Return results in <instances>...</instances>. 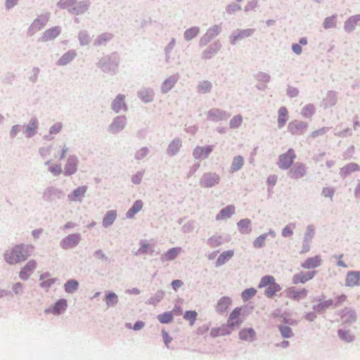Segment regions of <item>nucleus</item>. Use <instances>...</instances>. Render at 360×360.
<instances>
[{
  "mask_svg": "<svg viewBox=\"0 0 360 360\" xmlns=\"http://www.w3.org/2000/svg\"><path fill=\"white\" fill-rule=\"evenodd\" d=\"M256 293H257V290L255 288H251L245 290L242 292L241 296H242V298L243 299V300L246 301V300H248L249 299H250L251 297H252L253 296H255L256 295Z\"/></svg>",
  "mask_w": 360,
  "mask_h": 360,
  "instance_id": "43",
  "label": "nucleus"
},
{
  "mask_svg": "<svg viewBox=\"0 0 360 360\" xmlns=\"http://www.w3.org/2000/svg\"><path fill=\"white\" fill-rule=\"evenodd\" d=\"M288 110L285 107H281L278 110V127H282L285 125L288 120Z\"/></svg>",
  "mask_w": 360,
  "mask_h": 360,
  "instance_id": "30",
  "label": "nucleus"
},
{
  "mask_svg": "<svg viewBox=\"0 0 360 360\" xmlns=\"http://www.w3.org/2000/svg\"><path fill=\"white\" fill-rule=\"evenodd\" d=\"M250 224L251 221L250 219H244L239 221L238 226L242 233H248L250 231Z\"/></svg>",
  "mask_w": 360,
  "mask_h": 360,
  "instance_id": "33",
  "label": "nucleus"
},
{
  "mask_svg": "<svg viewBox=\"0 0 360 360\" xmlns=\"http://www.w3.org/2000/svg\"><path fill=\"white\" fill-rule=\"evenodd\" d=\"M86 191V186H79L73 191L72 195H69V198L72 201H81Z\"/></svg>",
  "mask_w": 360,
  "mask_h": 360,
  "instance_id": "21",
  "label": "nucleus"
},
{
  "mask_svg": "<svg viewBox=\"0 0 360 360\" xmlns=\"http://www.w3.org/2000/svg\"><path fill=\"white\" fill-rule=\"evenodd\" d=\"M152 248V246L150 245V244H148V243H143L141 244V247L140 248L139 252L140 253H146L149 250H150Z\"/></svg>",
  "mask_w": 360,
  "mask_h": 360,
  "instance_id": "56",
  "label": "nucleus"
},
{
  "mask_svg": "<svg viewBox=\"0 0 360 360\" xmlns=\"http://www.w3.org/2000/svg\"><path fill=\"white\" fill-rule=\"evenodd\" d=\"M22 285L20 283H17L15 284L13 287V290L15 292V293H19L22 290Z\"/></svg>",
  "mask_w": 360,
  "mask_h": 360,
  "instance_id": "64",
  "label": "nucleus"
},
{
  "mask_svg": "<svg viewBox=\"0 0 360 360\" xmlns=\"http://www.w3.org/2000/svg\"><path fill=\"white\" fill-rule=\"evenodd\" d=\"M322 259L319 255L307 258L304 262L302 263L301 266L303 269H311L319 266L321 264Z\"/></svg>",
  "mask_w": 360,
  "mask_h": 360,
  "instance_id": "16",
  "label": "nucleus"
},
{
  "mask_svg": "<svg viewBox=\"0 0 360 360\" xmlns=\"http://www.w3.org/2000/svg\"><path fill=\"white\" fill-rule=\"evenodd\" d=\"M234 255L233 250H227L222 252L217 258L216 266H219L227 262Z\"/></svg>",
  "mask_w": 360,
  "mask_h": 360,
  "instance_id": "27",
  "label": "nucleus"
},
{
  "mask_svg": "<svg viewBox=\"0 0 360 360\" xmlns=\"http://www.w3.org/2000/svg\"><path fill=\"white\" fill-rule=\"evenodd\" d=\"M240 340L252 342L256 340V332L252 328H244L238 333Z\"/></svg>",
  "mask_w": 360,
  "mask_h": 360,
  "instance_id": "14",
  "label": "nucleus"
},
{
  "mask_svg": "<svg viewBox=\"0 0 360 360\" xmlns=\"http://www.w3.org/2000/svg\"><path fill=\"white\" fill-rule=\"evenodd\" d=\"M143 207V202L141 200H136L132 207L127 212V217L132 218L137 212L141 210Z\"/></svg>",
  "mask_w": 360,
  "mask_h": 360,
  "instance_id": "32",
  "label": "nucleus"
},
{
  "mask_svg": "<svg viewBox=\"0 0 360 360\" xmlns=\"http://www.w3.org/2000/svg\"><path fill=\"white\" fill-rule=\"evenodd\" d=\"M181 248H172L162 255L161 259L162 262L172 260L177 257V255L181 252Z\"/></svg>",
  "mask_w": 360,
  "mask_h": 360,
  "instance_id": "23",
  "label": "nucleus"
},
{
  "mask_svg": "<svg viewBox=\"0 0 360 360\" xmlns=\"http://www.w3.org/2000/svg\"><path fill=\"white\" fill-rule=\"evenodd\" d=\"M144 323L143 321H137L133 327H131V323H127L126 324V326L128 328H133L134 330H141V328H143L144 326Z\"/></svg>",
  "mask_w": 360,
  "mask_h": 360,
  "instance_id": "54",
  "label": "nucleus"
},
{
  "mask_svg": "<svg viewBox=\"0 0 360 360\" xmlns=\"http://www.w3.org/2000/svg\"><path fill=\"white\" fill-rule=\"evenodd\" d=\"M125 124L126 121L124 117H117L114 120L113 122L110 125V130L113 133H115L119 130L123 129Z\"/></svg>",
  "mask_w": 360,
  "mask_h": 360,
  "instance_id": "28",
  "label": "nucleus"
},
{
  "mask_svg": "<svg viewBox=\"0 0 360 360\" xmlns=\"http://www.w3.org/2000/svg\"><path fill=\"white\" fill-rule=\"evenodd\" d=\"M37 264L34 260H30L20 270L19 276L22 280H27L37 268Z\"/></svg>",
  "mask_w": 360,
  "mask_h": 360,
  "instance_id": "10",
  "label": "nucleus"
},
{
  "mask_svg": "<svg viewBox=\"0 0 360 360\" xmlns=\"http://www.w3.org/2000/svg\"><path fill=\"white\" fill-rule=\"evenodd\" d=\"M242 310V307H236L229 314L226 325L232 331L243 322L241 318Z\"/></svg>",
  "mask_w": 360,
  "mask_h": 360,
  "instance_id": "5",
  "label": "nucleus"
},
{
  "mask_svg": "<svg viewBox=\"0 0 360 360\" xmlns=\"http://www.w3.org/2000/svg\"><path fill=\"white\" fill-rule=\"evenodd\" d=\"M243 122V117L241 115H238L233 117L230 122V127L233 129L238 128Z\"/></svg>",
  "mask_w": 360,
  "mask_h": 360,
  "instance_id": "45",
  "label": "nucleus"
},
{
  "mask_svg": "<svg viewBox=\"0 0 360 360\" xmlns=\"http://www.w3.org/2000/svg\"><path fill=\"white\" fill-rule=\"evenodd\" d=\"M77 167V160L76 157L71 156L67 160V164L65 167V174L71 175L76 172Z\"/></svg>",
  "mask_w": 360,
  "mask_h": 360,
  "instance_id": "17",
  "label": "nucleus"
},
{
  "mask_svg": "<svg viewBox=\"0 0 360 360\" xmlns=\"http://www.w3.org/2000/svg\"><path fill=\"white\" fill-rule=\"evenodd\" d=\"M296 158V154L293 149L290 148L285 153L281 154L278 158V167L283 169H287L292 165Z\"/></svg>",
  "mask_w": 360,
  "mask_h": 360,
  "instance_id": "4",
  "label": "nucleus"
},
{
  "mask_svg": "<svg viewBox=\"0 0 360 360\" xmlns=\"http://www.w3.org/2000/svg\"><path fill=\"white\" fill-rule=\"evenodd\" d=\"M49 170L54 175H59L62 172L61 167L59 165L51 167Z\"/></svg>",
  "mask_w": 360,
  "mask_h": 360,
  "instance_id": "55",
  "label": "nucleus"
},
{
  "mask_svg": "<svg viewBox=\"0 0 360 360\" xmlns=\"http://www.w3.org/2000/svg\"><path fill=\"white\" fill-rule=\"evenodd\" d=\"M212 150L213 148L211 146H197L193 152V158L197 160L207 158Z\"/></svg>",
  "mask_w": 360,
  "mask_h": 360,
  "instance_id": "12",
  "label": "nucleus"
},
{
  "mask_svg": "<svg viewBox=\"0 0 360 360\" xmlns=\"http://www.w3.org/2000/svg\"><path fill=\"white\" fill-rule=\"evenodd\" d=\"M60 8L68 9L69 12L78 15L87 10V4L84 2H77V0H60L58 3Z\"/></svg>",
  "mask_w": 360,
  "mask_h": 360,
  "instance_id": "3",
  "label": "nucleus"
},
{
  "mask_svg": "<svg viewBox=\"0 0 360 360\" xmlns=\"http://www.w3.org/2000/svg\"><path fill=\"white\" fill-rule=\"evenodd\" d=\"M345 285L349 288L360 285V271H349L345 277Z\"/></svg>",
  "mask_w": 360,
  "mask_h": 360,
  "instance_id": "9",
  "label": "nucleus"
},
{
  "mask_svg": "<svg viewBox=\"0 0 360 360\" xmlns=\"http://www.w3.org/2000/svg\"><path fill=\"white\" fill-rule=\"evenodd\" d=\"M316 271L300 272L294 275L292 282L294 284H304L311 280L315 276Z\"/></svg>",
  "mask_w": 360,
  "mask_h": 360,
  "instance_id": "13",
  "label": "nucleus"
},
{
  "mask_svg": "<svg viewBox=\"0 0 360 360\" xmlns=\"http://www.w3.org/2000/svg\"><path fill=\"white\" fill-rule=\"evenodd\" d=\"M244 165V159L242 156L238 155L233 160L231 166V172L232 173L236 172L240 169Z\"/></svg>",
  "mask_w": 360,
  "mask_h": 360,
  "instance_id": "29",
  "label": "nucleus"
},
{
  "mask_svg": "<svg viewBox=\"0 0 360 360\" xmlns=\"http://www.w3.org/2000/svg\"><path fill=\"white\" fill-rule=\"evenodd\" d=\"M220 180L219 176L216 173H205L202 176L200 184L205 188L212 187L219 184Z\"/></svg>",
  "mask_w": 360,
  "mask_h": 360,
  "instance_id": "7",
  "label": "nucleus"
},
{
  "mask_svg": "<svg viewBox=\"0 0 360 360\" xmlns=\"http://www.w3.org/2000/svg\"><path fill=\"white\" fill-rule=\"evenodd\" d=\"M198 314L195 311H187L185 312L184 318L190 322V325L193 326L197 319Z\"/></svg>",
  "mask_w": 360,
  "mask_h": 360,
  "instance_id": "40",
  "label": "nucleus"
},
{
  "mask_svg": "<svg viewBox=\"0 0 360 360\" xmlns=\"http://www.w3.org/2000/svg\"><path fill=\"white\" fill-rule=\"evenodd\" d=\"M60 33V28L58 27H51L46 30L43 34V39L44 41H49L55 39Z\"/></svg>",
  "mask_w": 360,
  "mask_h": 360,
  "instance_id": "26",
  "label": "nucleus"
},
{
  "mask_svg": "<svg viewBox=\"0 0 360 360\" xmlns=\"http://www.w3.org/2000/svg\"><path fill=\"white\" fill-rule=\"evenodd\" d=\"M182 285H183V283L180 280H174L172 283V286L174 290H176L178 288L181 287Z\"/></svg>",
  "mask_w": 360,
  "mask_h": 360,
  "instance_id": "59",
  "label": "nucleus"
},
{
  "mask_svg": "<svg viewBox=\"0 0 360 360\" xmlns=\"http://www.w3.org/2000/svg\"><path fill=\"white\" fill-rule=\"evenodd\" d=\"M258 288H266L265 295L268 297H272L276 292L281 290V287L279 284L276 283V280L272 276H265L262 277L258 285Z\"/></svg>",
  "mask_w": 360,
  "mask_h": 360,
  "instance_id": "2",
  "label": "nucleus"
},
{
  "mask_svg": "<svg viewBox=\"0 0 360 360\" xmlns=\"http://www.w3.org/2000/svg\"><path fill=\"white\" fill-rule=\"evenodd\" d=\"M141 97H142V99L143 101H144L145 102H150L152 101V96L149 94H148L147 92L146 93H142L141 94Z\"/></svg>",
  "mask_w": 360,
  "mask_h": 360,
  "instance_id": "61",
  "label": "nucleus"
},
{
  "mask_svg": "<svg viewBox=\"0 0 360 360\" xmlns=\"http://www.w3.org/2000/svg\"><path fill=\"white\" fill-rule=\"evenodd\" d=\"M212 89L211 84L207 81L201 82L198 86V90L200 93H207Z\"/></svg>",
  "mask_w": 360,
  "mask_h": 360,
  "instance_id": "46",
  "label": "nucleus"
},
{
  "mask_svg": "<svg viewBox=\"0 0 360 360\" xmlns=\"http://www.w3.org/2000/svg\"><path fill=\"white\" fill-rule=\"evenodd\" d=\"M349 171H356L359 169V166L356 164H350L347 166Z\"/></svg>",
  "mask_w": 360,
  "mask_h": 360,
  "instance_id": "62",
  "label": "nucleus"
},
{
  "mask_svg": "<svg viewBox=\"0 0 360 360\" xmlns=\"http://www.w3.org/2000/svg\"><path fill=\"white\" fill-rule=\"evenodd\" d=\"M292 50L296 54H300L302 53V47L300 44H295L292 45Z\"/></svg>",
  "mask_w": 360,
  "mask_h": 360,
  "instance_id": "60",
  "label": "nucleus"
},
{
  "mask_svg": "<svg viewBox=\"0 0 360 360\" xmlns=\"http://www.w3.org/2000/svg\"><path fill=\"white\" fill-rule=\"evenodd\" d=\"M330 307H335L334 301L331 299L327 300H320L315 309L317 310H324Z\"/></svg>",
  "mask_w": 360,
  "mask_h": 360,
  "instance_id": "35",
  "label": "nucleus"
},
{
  "mask_svg": "<svg viewBox=\"0 0 360 360\" xmlns=\"http://www.w3.org/2000/svg\"><path fill=\"white\" fill-rule=\"evenodd\" d=\"M295 227V224H290L286 226L282 231V235L284 237H290L293 233V229Z\"/></svg>",
  "mask_w": 360,
  "mask_h": 360,
  "instance_id": "49",
  "label": "nucleus"
},
{
  "mask_svg": "<svg viewBox=\"0 0 360 360\" xmlns=\"http://www.w3.org/2000/svg\"><path fill=\"white\" fill-rule=\"evenodd\" d=\"M78 286L79 283L75 280H69L64 285L65 290L68 293H72L76 291L78 288Z\"/></svg>",
  "mask_w": 360,
  "mask_h": 360,
  "instance_id": "34",
  "label": "nucleus"
},
{
  "mask_svg": "<svg viewBox=\"0 0 360 360\" xmlns=\"http://www.w3.org/2000/svg\"><path fill=\"white\" fill-rule=\"evenodd\" d=\"M306 128V123L297 120L291 122L288 125V129L293 134H297L299 131H302L303 129Z\"/></svg>",
  "mask_w": 360,
  "mask_h": 360,
  "instance_id": "22",
  "label": "nucleus"
},
{
  "mask_svg": "<svg viewBox=\"0 0 360 360\" xmlns=\"http://www.w3.org/2000/svg\"><path fill=\"white\" fill-rule=\"evenodd\" d=\"M268 234L264 233L257 237L253 242V246L255 248H259L264 245L265 240L266 239Z\"/></svg>",
  "mask_w": 360,
  "mask_h": 360,
  "instance_id": "41",
  "label": "nucleus"
},
{
  "mask_svg": "<svg viewBox=\"0 0 360 360\" xmlns=\"http://www.w3.org/2000/svg\"><path fill=\"white\" fill-rule=\"evenodd\" d=\"M29 248L33 249V246H25L24 245H15L12 249L5 252V260L10 264H15L23 262L26 260L30 255Z\"/></svg>",
  "mask_w": 360,
  "mask_h": 360,
  "instance_id": "1",
  "label": "nucleus"
},
{
  "mask_svg": "<svg viewBox=\"0 0 360 360\" xmlns=\"http://www.w3.org/2000/svg\"><path fill=\"white\" fill-rule=\"evenodd\" d=\"M181 146L179 140L173 141L168 147V153L171 155H175L179 150Z\"/></svg>",
  "mask_w": 360,
  "mask_h": 360,
  "instance_id": "36",
  "label": "nucleus"
},
{
  "mask_svg": "<svg viewBox=\"0 0 360 360\" xmlns=\"http://www.w3.org/2000/svg\"><path fill=\"white\" fill-rule=\"evenodd\" d=\"M199 33V29L196 27H193L186 30L184 32V37L186 39L191 40L198 35Z\"/></svg>",
  "mask_w": 360,
  "mask_h": 360,
  "instance_id": "39",
  "label": "nucleus"
},
{
  "mask_svg": "<svg viewBox=\"0 0 360 360\" xmlns=\"http://www.w3.org/2000/svg\"><path fill=\"white\" fill-rule=\"evenodd\" d=\"M37 128V123L35 120L32 121L26 128L25 133L27 137L33 136Z\"/></svg>",
  "mask_w": 360,
  "mask_h": 360,
  "instance_id": "42",
  "label": "nucleus"
},
{
  "mask_svg": "<svg viewBox=\"0 0 360 360\" xmlns=\"http://www.w3.org/2000/svg\"><path fill=\"white\" fill-rule=\"evenodd\" d=\"M232 330L227 325H223L217 328H212L210 331V335L212 338L218 336H224L231 334Z\"/></svg>",
  "mask_w": 360,
  "mask_h": 360,
  "instance_id": "19",
  "label": "nucleus"
},
{
  "mask_svg": "<svg viewBox=\"0 0 360 360\" xmlns=\"http://www.w3.org/2000/svg\"><path fill=\"white\" fill-rule=\"evenodd\" d=\"M314 230L311 226H309L304 236V240L308 243L313 238Z\"/></svg>",
  "mask_w": 360,
  "mask_h": 360,
  "instance_id": "52",
  "label": "nucleus"
},
{
  "mask_svg": "<svg viewBox=\"0 0 360 360\" xmlns=\"http://www.w3.org/2000/svg\"><path fill=\"white\" fill-rule=\"evenodd\" d=\"M285 293L288 298L299 302L307 297L308 291L305 288L290 287L286 289Z\"/></svg>",
  "mask_w": 360,
  "mask_h": 360,
  "instance_id": "6",
  "label": "nucleus"
},
{
  "mask_svg": "<svg viewBox=\"0 0 360 360\" xmlns=\"http://www.w3.org/2000/svg\"><path fill=\"white\" fill-rule=\"evenodd\" d=\"M75 56V53L74 52H68L64 54L60 59L59 63L60 65H65L70 61H71Z\"/></svg>",
  "mask_w": 360,
  "mask_h": 360,
  "instance_id": "44",
  "label": "nucleus"
},
{
  "mask_svg": "<svg viewBox=\"0 0 360 360\" xmlns=\"http://www.w3.org/2000/svg\"><path fill=\"white\" fill-rule=\"evenodd\" d=\"M234 206L229 205L220 211V212L216 216V219L221 220L229 218L234 213Z\"/></svg>",
  "mask_w": 360,
  "mask_h": 360,
  "instance_id": "25",
  "label": "nucleus"
},
{
  "mask_svg": "<svg viewBox=\"0 0 360 360\" xmlns=\"http://www.w3.org/2000/svg\"><path fill=\"white\" fill-rule=\"evenodd\" d=\"M112 108L116 112L122 110H126L127 106L124 103V96L123 95H118L112 102Z\"/></svg>",
  "mask_w": 360,
  "mask_h": 360,
  "instance_id": "24",
  "label": "nucleus"
},
{
  "mask_svg": "<svg viewBox=\"0 0 360 360\" xmlns=\"http://www.w3.org/2000/svg\"><path fill=\"white\" fill-rule=\"evenodd\" d=\"M62 128L63 124L60 122H57L51 126L49 132L51 134H57L61 131Z\"/></svg>",
  "mask_w": 360,
  "mask_h": 360,
  "instance_id": "51",
  "label": "nucleus"
},
{
  "mask_svg": "<svg viewBox=\"0 0 360 360\" xmlns=\"http://www.w3.org/2000/svg\"><path fill=\"white\" fill-rule=\"evenodd\" d=\"M291 178L299 179L304 176L307 174L306 167L303 163L298 162L290 169L289 172Z\"/></svg>",
  "mask_w": 360,
  "mask_h": 360,
  "instance_id": "11",
  "label": "nucleus"
},
{
  "mask_svg": "<svg viewBox=\"0 0 360 360\" xmlns=\"http://www.w3.org/2000/svg\"><path fill=\"white\" fill-rule=\"evenodd\" d=\"M342 257H343L342 255L336 256V259H338V265L340 266H342V267H347V265L342 260Z\"/></svg>",
  "mask_w": 360,
  "mask_h": 360,
  "instance_id": "63",
  "label": "nucleus"
},
{
  "mask_svg": "<svg viewBox=\"0 0 360 360\" xmlns=\"http://www.w3.org/2000/svg\"><path fill=\"white\" fill-rule=\"evenodd\" d=\"M280 332L281 333L283 337L284 338H290L292 335V330L288 326H280L279 327Z\"/></svg>",
  "mask_w": 360,
  "mask_h": 360,
  "instance_id": "50",
  "label": "nucleus"
},
{
  "mask_svg": "<svg viewBox=\"0 0 360 360\" xmlns=\"http://www.w3.org/2000/svg\"><path fill=\"white\" fill-rule=\"evenodd\" d=\"M314 112V107L312 105H306L302 111V114L304 117H311Z\"/></svg>",
  "mask_w": 360,
  "mask_h": 360,
  "instance_id": "47",
  "label": "nucleus"
},
{
  "mask_svg": "<svg viewBox=\"0 0 360 360\" xmlns=\"http://www.w3.org/2000/svg\"><path fill=\"white\" fill-rule=\"evenodd\" d=\"M117 217V213L115 210H110L107 212L106 215L103 219V225L105 227L109 226L112 225L115 220Z\"/></svg>",
  "mask_w": 360,
  "mask_h": 360,
  "instance_id": "31",
  "label": "nucleus"
},
{
  "mask_svg": "<svg viewBox=\"0 0 360 360\" xmlns=\"http://www.w3.org/2000/svg\"><path fill=\"white\" fill-rule=\"evenodd\" d=\"M105 301L108 307H112L117 303V296L114 292H110L105 296Z\"/></svg>",
  "mask_w": 360,
  "mask_h": 360,
  "instance_id": "38",
  "label": "nucleus"
},
{
  "mask_svg": "<svg viewBox=\"0 0 360 360\" xmlns=\"http://www.w3.org/2000/svg\"><path fill=\"white\" fill-rule=\"evenodd\" d=\"M347 300V296L345 295H340L338 296L334 301L335 307L337 306L338 304L342 303L345 302Z\"/></svg>",
  "mask_w": 360,
  "mask_h": 360,
  "instance_id": "58",
  "label": "nucleus"
},
{
  "mask_svg": "<svg viewBox=\"0 0 360 360\" xmlns=\"http://www.w3.org/2000/svg\"><path fill=\"white\" fill-rule=\"evenodd\" d=\"M323 26L326 29L335 27V16L328 17L325 19Z\"/></svg>",
  "mask_w": 360,
  "mask_h": 360,
  "instance_id": "48",
  "label": "nucleus"
},
{
  "mask_svg": "<svg viewBox=\"0 0 360 360\" xmlns=\"http://www.w3.org/2000/svg\"><path fill=\"white\" fill-rule=\"evenodd\" d=\"M232 301L228 297H223L218 301L216 305V310L219 313L225 312L231 305Z\"/></svg>",
  "mask_w": 360,
  "mask_h": 360,
  "instance_id": "18",
  "label": "nucleus"
},
{
  "mask_svg": "<svg viewBox=\"0 0 360 360\" xmlns=\"http://www.w3.org/2000/svg\"><path fill=\"white\" fill-rule=\"evenodd\" d=\"M162 337H163L164 342L168 347V345L172 341V338L169 335L168 333L166 332L165 330H162Z\"/></svg>",
  "mask_w": 360,
  "mask_h": 360,
  "instance_id": "57",
  "label": "nucleus"
},
{
  "mask_svg": "<svg viewBox=\"0 0 360 360\" xmlns=\"http://www.w3.org/2000/svg\"><path fill=\"white\" fill-rule=\"evenodd\" d=\"M80 240V235L78 233L70 234L61 241V247L65 249H70L78 245Z\"/></svg>",
  "mask_w": 360,
  "mask_h": 360,
  "instance_id": "8",
  "label": "nucleus"
},
{
  "mask_svg": "<svg viewBox=\"0 0 360 360\" xmlns=\"http://www.w3.org/2000/svg\"><path fill=\"white\" fill-rule=\"evenodd\" d=\"M158 319L161 323H169L173 320V314L171 311L165 312L158 315Z\"/></svg>",
  "mask_w": 360,
  "mask_h": 360,
  "instance_id": "37",
  "label": "nucleus"
},
{
  "mask_svg": "<svg viewBox=\"0 0 360 360\" xmlns=\"http://www.w3.org/2000/svg\"><path fill=\"white\" fill-rule=\"evenodd\" d=\"M67 306V301L65 299H60L56 302L51 310H46V312L51 311L53 314H60L65 311Z\"/></svg>",
  "mask_w": 360,
  "mask_h": 360,
  "instance_id": "20",
  "label": "nucleus"
},
{
  "mask_svg": "<svg viewBox=\"0 0 360 360\" xmlns=\"http://www.w3.org/2000/svg\"><path fill=\"white\" fill-rule=\"evenodd\" d=\"M339 335L342 339L347 342H350L353 339L352 336L347 331L339 330Z\"/></svg>",
  "mask_w": 360,
  "mask_h": 360,
  "instance_id": "53",
  "label": "nucleus"
},
{
  "mask_svg": "<svg viewBox=\"0 0 360 360\" xmlns=\"http://www.w3.org/2000/svg\"><path fill=\"white\" fill-rule=\"evenodd\" d=\"M40 286L43 288L49 289L56 281V278H52L49 272H44L39 276Z\"/></svg>",
  "mask_w": 360,
  "mask_h": 360,
  "instance_id": "15",
  "label": "nucleus"
}]
</instances>
